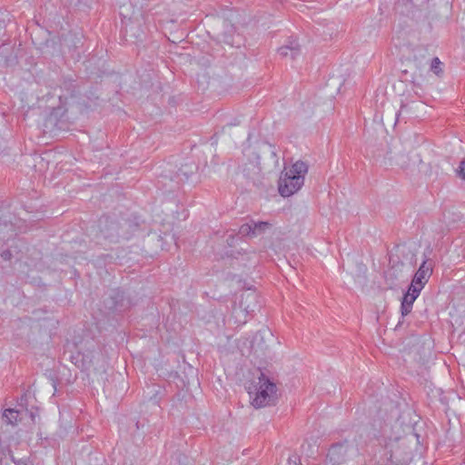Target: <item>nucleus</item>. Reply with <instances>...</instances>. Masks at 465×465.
<instances>
[{
  "mask_svg": "<svg viewBox=\"0 0 465 465\" xmlns=\"http://www.w3.org/2000/svg\"><path fill=\"white\" fill-rule=\"evenodd\" d=\"M271 228V224L267 222H253L252 221V229H253V237L261 235L265 231Z\"/></svg>",
  "mask_w": 465,
  "mask_h": 465,
  "instance_id": "9",
  "label": "nucleus"
},
{
  "mask_svg": "<svg viewBox=\"0 0 465 465\" xmlns=\"http://www.w3.org/2000/svg\"><path fill=\"white\" fill-rule=\"evenodd\" d=\"M276 385L263 373H261L257 381L248 387V393L252 404L255 408H263L274 404L277 395Z\"/></svg>",
  "mask_w": 465,
  "mask_h": 465,
  "instance_id": "2",
  "label": "nucleus"
},
{
  "mask_svg": "<svg viewBox=\"0 0 465 465\" xmlns=\"http://www.w3.org/2000/svg\"><path fill=\"white\" fill-rule=\"evenodd\" d=\"M441 65L440 60L438 57H434L431 61L430 69L435 74L439 75L442 72Z\"/></svg>",
  "mask_w": 465,
  "mask_h": 465,
  "instance_id": "12",
  "label": "nucleus"
},
{
  "mask_svg": "<svg viewBox=\"0 0 465 465\" xmlns=\"http://www.w3.org/2000/svg\"><path fill=\"white\" fill-rule=\"evenodd\" d=\"M239 233L242 236L253 237L252 222L242 224L239 229Z\"/></svg>",
  "mask_w": 465,
  "mask_h": 465,
  "instance_id": "10",
  "label": "nucleus"
},
{
  "mask_svg": "<svg viewBox=\"0 0 465 465\" xmlns=\"http://www.w3.org/2000/svg\"><path fill=\"white\" fill-rule=\"evenodd\" d=\"M457 175L465 180V160L460 163L458 169L456 170Z\"/></svg>",
  "mask_w": 465,
  "mask_h": 465,
  "instance_id": "13",
  "label": "nucleus"
},
{
  "mask_svg": "<svg viewBox=\"0 0 465 465\" xmlns=\"http://www.w3.org/2000/svg\"><path fill=\"white\" fill-rule=\"evenodd\" d=\"M415 296L412 294L405 293L401 301V311L402 316L409 314L412 309L413 302H415Z\"/></svg>",
  "mask_w": 465,
  "mask_h": 465,
  "instance_id": "7",
  "label": "nucleus"
},
{
  "mask_svg": "<svg viewBox=\"0 0 465 465\" xmlns=\"http://www.w3.org/2000/svg\"><path fill=\"white\" fill-rule=\"evenodd\" d=\"M253 307H251L249 304L245 307L242 306V302L239 308H234L232 311V315L235 318V322L238 324H244L247 321L246 317L249 312H252Z\"/></svg>",
  "mask_w": 465,
  "mask_h": 465,
  "instance_id": "6",
  "label": "nucleus"
},
{
  "mask_svg": "<svg viewBox=\"0 0 465 465\" xmlns=\"http://www.w3.org/2000/svg\"><path fill=\"white\" fill-rule=\"evenodd\" d=\"M1 257L5 260V261H8L11 259V252L10 251H5L1 253Z\"/></svg>",
  "mask_w": 465,
  "mask_h": 465,
  "instance_id": "15",
  "label": "nucleus"
},
{
  "mask_svg": "<svg viewBox=\"0 0 465 465\" xmlns=\"http://www.w3.org/2000/svg\"><path fill=\"white\" fill-rule=\"evenodd\" d=\"M14 461L16 463V465H22L21 460H19V461H17V462H16L15 460H14Z\"/></svg>",
  "mask_w": 465,
  "mask_h": 465,
  "instance_id": "18",
  "label": "nucleus"
},
{
  "mask_svg": "<svg viewBox=\"0 0 465 465\" xmlns=\"http://www.w3.org/2000/svg\"><path fill=\"white\" fill-rule=\"evenodd\" d=\"M423 285L421 284H415L414 282L411 281V283L408 289V292L407 293L409 294H412V296H415V298L417 299L421 292V290L423 289Z\"/></svg>",
  "mask_w": 465,
  "mask_h": 465,
  "instance_id": "11",
  "label": "nucleus"
},
{
  "mask_svg": "<svg viewBox=\"0 0 465 465\" xmlns=\"http://www.w3.org/2000/svg\"><path fill=\"white\" fill-rule=\"evenodd\" d=\"M308 166L302 161H297L289 168H284L278 183L279 193L282 197H289L297 193L304 184Z\"/></svg>",
  "mask_w": 465,
  "mask_h": 465,
  "instance_id": "1",
  "label": "nucleus"
},
{
  "mask_svg": "<svg viewBox=\"0 0 465 465\" xmlns=\"http://www.w3.org/2000/svg\"><path fill=\"white\" fill-rule=\"evenodd\" d=\"M242 300L245 299L246 302H254L255 301V295L253 293H248L246 295L242 296Z\"/></svg>",
  "mask_w": 465,
  "mask_h": 465,
  "instance_id": "14",
  "label": "nucleus"
},
{
  "mask_svg": "<svg viewBox=\"0 0 465 465\" xmlns=\"http://www.w3.org/2000/svg\"><path fill=\"white\" fill-rule=\"evenodd\" d=\"M433 270V263L432 262H429L427 260L423 261L420 266L419 267L418 271L414 274V277L412 279V282H415V284H421L425 285L427 282L429 281Z\"/></svg>",
  "mask_w": 465,
  "mask_h": 465,
  "instance_id": "4",
  "label": "nucleus"
},
{
  "mask_svg": "<svg viewBox=\"0 0 465 465\" xmlns=\"http://www.w3.org/2000/svg\"><path fill=\"white\" fill-rule=\"evenodd\" d=\"M278 54L282 57L290 56L292 59H295L300 54L299 45L295 40L290 41L288 45L278 49Z\"/></svg>",
  "mask_w": 465,
  "mask_h": 465,
  "instance_id": "5",
  "label": "nucleus"
},
{
  "mask_svg": "<svg viewBox=\"0 0 465 465\" xmlns=\"http://www.w3.org/2000/svg\"><path fill=\"white\" fill-rule=\"evenodd\" d=\"M351 449L347 442L332 445L327 453V459L331 465H340L343 463L347 460Z\"/></svg>",
  "mask_w": 465,
  "mask_h": 465,
  "instance_id": "3",
  "label": "nucleus"
},
{
  "mask_svg": "<svg viewBox=\"0 0 465 465\" xmlns=\"http://www.w3.org/2000/svg\"><path fill=\"white\" fill-rule=\"evenodd\" d=\"M19 411L15 409H6L3 413V418L9 424L15 425L17 422Z\"/></svg>",
  "mask_w": 465,
  "mask_h": 465,
  "instance_id": "8",
  "label": "nucleus"
},
{
  "mask_svg": "<svg viewBox=\"0 0 465 465\" xmlns=\"http://www.w3.org/2000/svg\"><path fill=\"white\" fill-rule=\"evenodd\" d=\"M14 461L16 463V465H22L21 460H19V461H17V462H16L15 460H14Z\"/></svg>",
  "mask_w": 465,
  "mask_h": 465,
  "instance_id": "17",
  "label": "nucleus"
},
{
  "mask_svg": "<svg viewBox=\"0 0 465 465\" xmlns=\"http://www.w3.org/2000/svg\"><path fill=\"white\" fill-rule=\"evenodd\" d=\"M252 170L254 173L259 170L257 163H252Z\"/></svg>",
  "mask_w": 465,
  "mask_h": 465,
  "instance_id": "16",
  "label": "nucleus"
}]
</instances>
